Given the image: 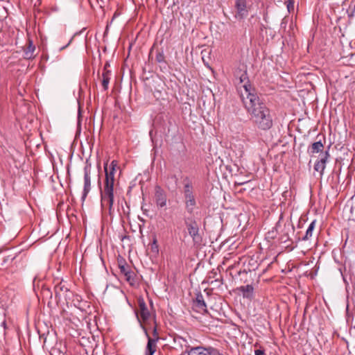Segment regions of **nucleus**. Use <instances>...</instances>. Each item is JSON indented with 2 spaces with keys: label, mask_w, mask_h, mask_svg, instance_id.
<instances>
[{
  "label": "nucleus",
  "mask_w": 355,
  "mask_h": 355,
  "mask_svg": "<svg viewBox=\"0 0 355 355\" xmlns=\"http://www.w3.org/2000/svg\"><path fill=\"white\" fill-rule=\"evenodd\" d=\"M243 103L250 115V119L257 128L268 130L272 127L270 111L257 95H250L245 98Z\"/></svg>",
  "instance_id": "nucleus-1"
},
{
  "label": "nucleus",
  "mask_w": 355,
  "mask_h": 355,
  "mask_svg": "<svg viewBox=\"0 0 355 355\" xmlns=\"http://www.w3.org/2000/svg\"><path fill=\"white\" fill-rule=\"evenodd\" d=\"M117 162L113 160L110 165L106 163L104 166L105 178L103 188L101 189V205L103 207H107L110 210L113 205L114 194L113 187L114 183V173Z\"/></svg>",
  "instance_id": "nucleus-2"
},
{
  "label": "nucleus",
  "mask_w": 355,
  "mask_h": 355,
  "mask_svg": "<svg viewBox=\"0 0 355 355\" xmlns=\"http://www.w3.org/2000/svg\"><path fill=\"white\" fill-rule=\"evenodd\" d=\"M234 77L238 80L237 89L240 92V96L242 102H244L245 98H249L250 95H257L254 93V89L250 84L247 73V69L245 66L236 69L234 71Z\"/></svg>",
  "instance_id": "nucleus-3"
},
{
  "label": "nucleus",
  "mask_w": 355,
  "mask_h": 355,
  "mask_svg": "<svg viewBox=\"0 0 355 355\" xmlns=\"http://www.w3.org/2000/svg\"><path fill=\"white\" fill-rule=\"evenodd\" d=\"M185 210L189 215H193L196 207V200L191 182L188 180L183 188Z\"/></svg>",
  "instance_id": "nucleus-4"
},
{
  "label": "nucleus",
  "mask_w": 355,
  "mask_h": 355,
  "mask_svg": "<svg viewBox=\"0 0 355 355\" xmlns=\"http://www.w3.org/2000/svg\"><path fill=\"white\" fill-rule=\"evenodd\" d=\"M184 222L189 236L195 243H200L202 241V236L200 234L199 225L196 219L190 215L184 218Z\"/></svg>",
  "instance_id": "nucleus-5"
},
{
  "label": "nucleus",
  "mask_w": 355,
  "mask_h": 355,
  "mask_svg": "<svg viewBox=\"0 0 355 355\" xmlns=\"http://www.w3.org/2000/svg\"><path fill=\"white\" fill-rule=\"evenodd\" d=\"M131 187H129L126 193V198L125 199V205H121L122 214L121 220L124 225L127 224L129 225L130 229L132 230L131 223Z\"/></svg>",
  "instance_id": "nucleus-6"
},
{
  "label": "nucleus",
  "mask_w": 355,
  "mask_h": 355,
  "mask_svg": "<svg viewBox=\"0 0 355 355\" xmlns=\"http://www.w3.org/2000/svg\"><path fill=\"white\" fill-rule=\"evenodd\" d=\"M117 264L120 270L121 278L127 282L130 286H133V278L131 275V266L121 257L117 259Z\"/></svg>",
  "instance_id": "nucleus-7"
},
{
  "label": "nucleus",
  "mask_w": 355,
  "mask_h": 355,
  "mask_svg": "<svg viewBox=\"0 0 355 355\" xmlns=\"http://www.w3.org/2000/svg\"><path fill=\"white\" fill-rule=\"evenodd\" d=\"M132 43H129L128 46V53L126 58L124 60L121 71H122V78H124L125 75L129 76L130 78V83L133 78V59L130 56V51L132 48ZM132 87H130V94H131Z\"/></svg>",
  "instance_id": "nucleus-8"
},
{
  "label": "nucleus",
  "mask_w": 355,
  "mask_h": 355,
  "mask_svg": "<svg viewBox=\"0 0 355 355\" xmlns=\"http://www.w3.org/2000/svg\"><path fill=\"white\" fill-rule=\"evenodd\" d=\"M235 18L237 19H243L245 18L250 10V6L248 3V0H235Z\"/></svg>",
  "instance_id": "nucleus-9"
},
{
  "label": "nucleus",
  "mask_w": 355,
  "mask_h": 355,
  "mask_svg": "<svg viewBox=\"0 0 355 355\" xmlns=\"http://www.w3.org/2000/svg\"><path fill=\"white\" fill-rule=\"evenodd\" d=\"M16 253L10 249L0 250V269L8 268L16 258Z\"/></svg>",
  "instance_id": "nucleus-10"
},
{
  "label": "nucleus",
  "mask_w": 355,
  "mask_h": 355,
  "mask_svg": "<svg viewBox=\"0 0 355 355\" xmlns=\"http://www.w3.org/2000/svg\"><path fill=\"white\" fill-rule=\"evenodd\" d=\"M154 200L158 208L166 206L167 196L164 190L159 185L155 187Z\"/></svg>",
  "instance_id": "nucleus-11"
},
{
  "label": "nucleus",
  "mask_w": 355,
  "mask_h": 355,
  "mask_svg": "<svg viewBox=\"0 0 355 355\" xmlns=\"http://www.w3.org/2000/svg\"><path fill=\"white\" fill-rule=\"evenodd\" d=\"M139 306V312H137L135 310V316L138 320L139 322L141 323V321H146L150 317V313L146 307V303L142 298H139L138 300Z\"/></svg>",
  "instance_id": "nucleus-12"
},
{
  "label": "nucleus",
  "mask_w": 355,
  "mask_h": 355,
  "mask_svg": "<svg viewBox=\"0 0 355 355\" xmlns=\"http://www.w3.org/2000/svg\"><path fill=\"white\" fill-rule=\"evenodd\" d=\"M91 189V166L86 165L84 168V188L82 199L84 200Z\"/></svg>",
  "instance_id": "nucleus-13"
},
{
  "label": "nucleus",
  "mask_w": 355,
  "mask_h": 355,
  "mask_svg": "<svg viewBox=\"0 0 355 355\" xmlns=\"http://www.w3.org/2000/svg\"><path fill=\"white\" fill-rule=\"evenodd\" d=\"M330 155L329 150H326L322 155V157L318 160L314 165V170L319 172L320 176H322L324 171L326 168V163Z\"/></svg>",
  "instance_id": "nucleus-14"
},
{
  "label": "nucleus",
  "mask_w": 355,
  "mask_h": 355,
  "mask_svg": "<svg viewBox=\"0 0 355 355\" xmlns=\"http://www.w3.org/2000/svg\"><path fill=\"white\" fill-rule=\"evenodd\" d=\"M193 306L198 312H207V304L204 300V297L200 292L196 294V299L193 301Z\"/></svg>",
  "instance_id": "nucleus-15"
},
{
  "label": "nucleus",
  "mask_w": 355,
  "mask_h": 355,
  "mask_svg": "<svg viewBox=\"0 0 355 355\" xmlns=\"http://www.w3.org/2000/svg\"><path fill=\"white\" fill-rule=\"evenodd\" d=\"M238 289L243 298L252 300L254 297V287L252 284L241 286Z\"/></svg>",
  "instance_id": "nucleus-16"
},
{
  "label": "nucleus",
  "mask_w": 355,
  "mask_h": 355,
  "mask_svg": "<svg viewBox=\"0 0 355 355\" xmlns=\"http://www.w3.org/2000/svg\"><path fill=\"white\" fill-rule=\"evenodd\" d=\"M157 340V336L156 338H152L149 336H148V343L146 346V355H153V354L156 351V342Z\"/></svg>",
  "instance_id": "nucleus-17"
},
{
  "label": "nucleus",
  "mask_w": 355,
  "mask_h": 355,
  "mask_svg": "<svg viewBox=\"0 0 355 355\" xmlns=\"http://www.w3.org/2000/svg\"><path fill=\"white\" fill-rule=\"evenodd\" d=\"M35 50V46L31 40H28V44L24 51V58L26 60L33 59L35 58L33 53Z\"/></svg>",
  "instance_id": "nucleus-18"
},
{
  "label": "nucleus",
  "mask_w": 355,
  "mask_h": 355,
  "mask_svg": "<svg viewBox=\"0 0 355 355\" xmlns=\"http://www.w3.org/2000/svg\"><path fill=\"white\" fill-rule=\"evenodd\" d=\"M173 340L174 345L176 346H179L181 348H182L183 347H186L187 349H189V348H190V346L187 345V340L180 336H178L177 334L174 335L173 336Z\"/></svg>",
  "instance_id": "nucleus-19"
},
{
  "label": "nucleus",
  "mask_w": 355,
  "mask_h": 355,
  "mask_svg": "<svg viewBox=\"0 0 355 355\" xmlns=\"http://www.w3.org/2000/svg\"><path fill=\"white\" fill-rule=\"evenodd\" d=\"M184 353H187L188 355H205V347L201 346L190 347L189 349H186Z\"/></svg>",
  "instance_id": "nucleus-20"
},
{
  "label": "nucleus",
  "mask_w": 355,
  "mask_h": 355,
  "mask_svg": "<svg viewBox=\"0 0 355 355\" xmlns=\"http://www.w3.org/2000/svg\"><path fill=\"white\" fill-rule=\"evenodd\" d=\"M323 148V144L320 141H319L313 143L311 148L308 150V152L310 155H313L315 153L322 152Z\"/></svg>",
  "instance_id": "nucleus-21"
},
{
  "label": "nucleus",
  "mask_w": 355,
  "mask_h": 355,
  "mask_svg": "<svg viewBox=\"0 0 355 355\" xmlns=\"http://www.w3.org/2000/svg\"><path fill=\"white\" fill-rule=\"evenodd\" d=\"M316 221L315 220H313L309 225L308 229L305 233V235L302 238V241L309 240L313 235V230L315 227Z\"/></svg>",
  "instance_id": "nucleus-22"
},
{
  "label": "nucleus",
  "mask_w": 355,
  "mask_h": 355,
  "mask_svg": "<svg viewBox=\"0 0 355 355\" xmlns=\"http://www.w3.org/2000/svg\"><path fill=\"white\" fill-rule=\"evenodd\" d=\"M284 230L286 231V232L284 235L281 236L279 239H280V241L282 242H284L285 243V242H286L287 241L289 240V236H288V232L289 230H292L293 232H294V226L293 225H291V224H287V225L285 224L284 225Z\"/></svg>",
  "instance_id": "nucleus-23"
},
{
  "label": "nucleus",
  "mask_w": 355,
  "mask_h": 355,
  "mask_svg": "<svg viewBox=\"0 0 355 355\" xmlns=\"http://www.w3.org/2000/svg\"><path fill=\"white\" fill-rule=\"evenodd\" d=\"M54 290H55V297H60L61 295H62V292H67L68 291V288L64 287V286H61V285H57L55 286L54 288Z\"/></svg>",
  "instance_id": "nucleus-24"
},
{
  "label": "nucleus",
  "mask_w": 355,
  "mask_h": 355,
  "mask_svg": "<svg viewBox=\"0 0 355 355\" xmlns=\"http://www.w3.org/2000/svg\"><path fill=\"white\" fill-rule=\"evenodd\" d=\"M205 355H222L219 350L212 347H205Z\"/></svg>",
  "instance_id": "nucleus-25"
},
{
  "label": "nucleus",
  "mask_w": 355,
  "mask_h": 355,
  "mask_svg": "<svg viewBox=\"0 0 355 355\" xmlns=\"http://www.w3.org/2000/svg\"><path fill=\"white\" fill-rule=\"evenodd\" d=\"M110 79H111L110 77H107V76H102L101 84H102L103 89L105 92L107 91L108 89Z\"/></svg>",
  "instance_id": "nucleus-26"
},
{
  "label": "nucleus",
  "mask_w": 355,
  "mask_h": 355,
  "mask_svg": "<svg viewBox=\"0 0 355 355\" xmlns=\"http://www.w3.org/2000/svg\"><path fill=\"white\" fill-rule=\"evenodd\" d=\"M279 222H278L275 227L271 230L268 232V237L270 239H275L277 235V228L279 227Z\"/></svg>",
  "instance_id": "nucleus-27"
},
{
  "label": "nucleus",
  "mask_w": 355,
  "mask_h": 355,
  "mask_svg": "<svg viewBox=\"0 0 355 355\" xmlns=\"http://www.w3.org/2000/svg\"><path fill=\"white\" fill-rule=\"evenodd\" d=\"M150 249L153 252H158V245L157 243V240L155 238L153 239V242L150 245Z\"/></svg>",
  "instance_id": "nucleus-28"
},
{
  "label": "nucleus",
  "mask_w": 355,
  "mask_h": 355,
  "mask_svg": "<svg viewBox=\"0 0 355 355\" xmlns=\"http://www.w3.org/2000/svg\"><path fill=\"white\" fill-rule=\"evenodd\" d=\"M294 0H287L286 4H287V8L289 12H291V10L294 9Z\"/></svg>",
  "instance_id": "nucleus-29"
},
{
  "label": "nucleus",
  "mask_w": 355,
  "mask_h": 355,
  "mask_svg": "<svg viewBox=\"0 0 355 355\" xmlns=\"http://www.w3.org/2000/svg\"><path fill=\"white\" fill-rule=\"evenodd\" d=\"M112 72L108 69H103L102 76H107L111 78Z\"/></svg>",
  "instance_id": "nucleus-30"
},
{
  "label": "nucleus",
  "mask_w": 355,
  "mask_h": 355,
  "mask_svg": "<svg viewBox=\"0 0 355 355\" xmlns=\"http://www.w3.org/2000/svg\"><path fill=\"white\" fill-rule=\"evenodd\" d=\"M130 240V236L129 235H125L121 238V241L123 243V247L124 248V245L126 243V241H129Z\"/></svg>",
  "instance_id": "nucleus-31"
},
{
  "label": "nucleus",
  "mask_w": 355,
  "mask_h": 355,
  "mask_svg": "<svg viewBox=\"0 0 355 355\" xmlns=\"http://www.w3.org/2000/svg\"><path fill=\"white\" fill-rule=\"evenodd\" d=\"M255 355H264L265 350L263 349H259L254 351Z\"/></svg>",
  "instance_id": "nucleus-32"
},
{
  "label": "nucleus",
  "mask_w": 355,
  "mask_h": 355,
  "mask_svg": "<svg viewBox=\"0 0 355 355\" xmlns=\"http://www.w3.org/2000/svg\"><path fill=\"white\" fill-rule=\"evenodd\" d=\"M164 60V55L162 54H158L157 55V60L159 62H162Z\"/></svg>",
  "instance_id": "nucleus-33"
},
{
  "label": "nucleus",
  "mask_w": 355,
  "mask_h": 355,
  "mask_svg": "<svg viewBox=\"0 0 355 355\" xmlns=\"http://www.w3.org/2000/svg\"><path fill=\"white\" fill-rule=\"evenodd\" d=\"M351 59H352V60L353 62V64L355 66V53L352 54Z\"/></svg>",
  "instance_id": "nucleus-34"
},
{
  "label": "nucleus",
  "mask_w": 355,
  "mask_h": 355,
  "mask_svg": "<svg viewBox=\"0 0 355 355\" xmlns=\"http://www.w3.org/2000/svg\"><path fill=\"white\" fill-rule=\"evenodd\" d=\"M171 178H172L173 180H174V181L175 182V183L178 182V178L176 177V175H171Z\"/></svg>",
  "instance_id": "nucleus-35"
},
{
  "label": "nucleus",
  "mask_w": 355,
  "mask_h": 355,
  "mask_svg": "<svg viewBox=\"0 0 355 355\" xmlns=\"http://www.w3.org/2000/svg\"><path fill=\"white\" fill-rule=\"evenodd\" d=\"M110 67V63L108 62H106L103 69H107Z\"/></svg>",
  "instance_id": "nucleus-36"
},
{
  "label": "nucleus",
  "mask_w": 355,
  "mask_h": 355,
  "mask_svg": "<svg viewBox=\"0 0 355 355\" xmlns=\"http://www.w3.org/2000/svg\"><path fill=\"white\" fill-rule=\"evenodd\" d=\"M69 44V42L66 46H64L60 48V51L64 49Z\"/></svg>",
  "instance_id": "nucleus-37"
},
{
  "label": "nucleus",
  "mask_w": 355,
  "mask_h": 355,
  "mask_svg": "<svg viewBox=\"0 0 355 355\" xmlns=\"http://www.w3.org/2000/svg\"><path fill=\"white\" fill-rule=\"evenodd\" d=\"M157 329L155 328L154 329V336H157Z\"/></svg>",
  "instance_id": "nucleus-38"
},
{
  "label": "nucleus",
  "mask_w": 355,
  "mask_h": 355,
  "mask_svg": "<svg viewBox=\"0 0 355 355\" xmlns=\"http://www.w3.org/2000/svg\"><path fill=\"white\" fill-rule=\"evenodd\" d=\"M211 273L214 274L213 275V277H214L215 275H216V272H214V271H211Z\"/></svg>",
  "instance_id": "nucleus-39"
},
{
  "label": "nucleus",
  "mask_w": 355,
  "mask_h": 355,
  "mask_svg": "<svg viewBox=\"0 0 355 355\" xmlns=\"http://www.w3.org/2000/svg\"><path fill=\"white\" fill-rule=\"evenodd\" d=\"M141 8H144V5H142V4H139V9H141Z\"/></svg>",
  "instance_id": "nucleus-40"
},
{
  "label": "nucleus",
  "mask_w": 355,
  "mask_h": 355,
  "mask_svg": "<svg viewBox=\"0 0 355 355\" xmlns=\"http://www.w3.org/2000/svg\"><path fill=\"white\" fill-rule=\"evenodd\" d=\"M132 249H131V247L130 246L129 247V249H128V252L130 253L131 252Z\"/></svg>",
  "instance_id": "nucleus-41"
},
{
  "label": "nucleus",
  "mask_w": 355,
  "mask_h": 355,
  "mask_svg": "<svg viewBox=\"0 0 355 355\" xmlns=\"http://www.w3.org/2000/svg\"><path fill=\"white\" fill-rule=\"evenodd\" d=\"M221 280H222L221 279H216V282H220Z\"/></svg>",
  "instance_id": "nucleus-42"
}]
</instances>
